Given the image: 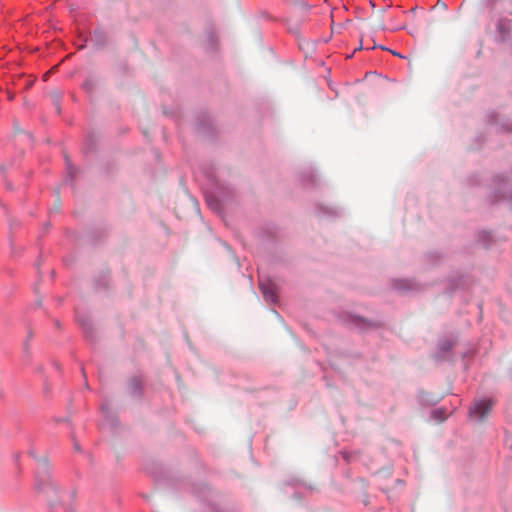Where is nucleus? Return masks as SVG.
Returning a JSON list of instances; mask_svg holds the SVG:
<instances>
[{"instance_id": "f03ea898", "label": "nucleus", "mask_w": 512, "mask_h": 512, "mask_svg": "<svg viewBox=\"0 0 512 512\" xmlns=\"http://www.w3.org/2000/svg\"><path fill=\"white\" fill-rule=\"evenodd\" d=\"M259 287L267 300L271 302L276 300V293L272 284L260 282Z\"/></svg>"}, {"instance_id": "f257e3e1", "label": "nucleus", "mask_w": 512, "mask_h": 512, "mask_svg": "<svg viewBox=\"0 0 512 512\" xmlns=\"http://www.w3.org/2000/svg\"><path fill=\"white\" fill-rule=\"evenodd\" d=\"M494 401L492 399H480L473 403L469 409V414L472 418L483 421L490 413Z\"/></svg>"}]
</instances>
